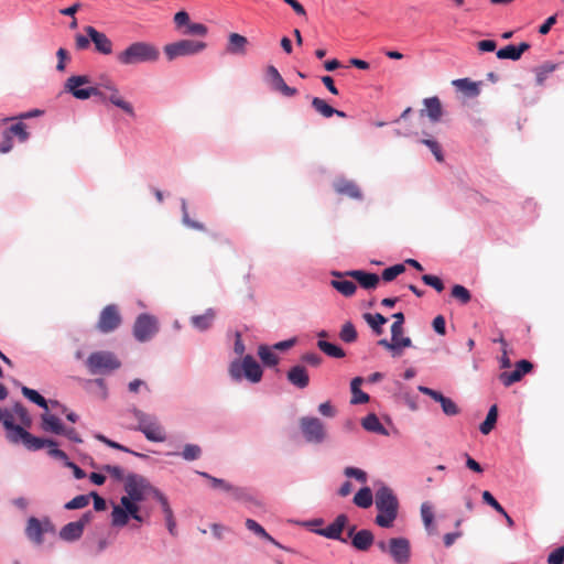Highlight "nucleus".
<instances>
[{
	"mask_svg": "<svg viewBox=\"0 0 564 564\" xmlns=\"http://www.w3.org/2000/svg\"><path fill=\"white\" fill-rule=\"evenodd\" d=\"M64 90L79 100H87L93 96L99 97L101 101H110L130 117L135 115L132 105L124 100L118 87L109 79L91 86V78L89 76L73 75L66 79Z\"/></svg>",
	"mask_w": 564,
	"mask_h": 564,
	"instance_id": "obj_1",
	"label": "nucleus"
},
{
	"mask_svg": "<svg viewBox=\"0 0 564 564\" xmlns=\"http://www.w3.org/2000/svg\"><path fill=\"white\" fill-rule=\"evenodd\" d=\"M1 421L7 430V438L12 444L22 443L29 451H39L44 447L48 448V455L55 459H67L64 451L57 448V443L53 440L42 438L32 435L21 425L15 424L13 409L11 411H1Z\"/></svg>",
	"mask_w": 564,
	"mask_h": 564,
	"instance_id": "obj_2",
	"label": "nucleus"
},
{
	"mask_svg": "<svg viewBox=\"0 0 564 564\" xmlns=\"http://www.w3.org/2000/svg\"><path fill=\"white\" fill-rule=\"evenodd\" d=\"M160 51L149 42H134L122 52L116 55L121 65H134L139 63L155 62L159 59Z\"/></svg>",
	"mask_w": 564,
	"mask_h": 564,
	"instance_id": "obj_3",
	"label": "nucleus"
},
{
	"mask_svg": "<svg viewBox=\"0 0 564 564\" xmlns=\"http://www.w3.org/2000/svg\"><path fill=\"white\" fill-rule=\"evenodd\" d=\"M101 469L117 481H124L126 494H158L150 481L141 475L129 474L124 476L121 467L111 465H105Z\"/></svg>",
	"mask_w": 564,
	"mask_h": 564,
	"instance_id": "obj_4",
	"label": "nucleus"
},
{
	"mask_svg": "<svg viewBox=\"0 0 564 564\" xmlns=\"http://www.w3.org/2000/svg\"><path fill=\"white\" fill-rule=\"evenodd\" d=\"M142 499L143 496H122L121 506H115L111 512V524L113 527H123L128 523L130 517L141 522L142 518L139 514L137 501Z\"/></svg>",
	"mask_w": 564,
	"mask_h": 564,
	"instance_id": "obj_5",
	"label": "nucleus"
},
{
	"mask_svg": "<svg viewBox=\"0 0 564 564\" xmlns=\"http://www.w3.org/2000/svg\"><path fill=\"white\" fill-rule=\"evenodd\" d=\"M314 532L321 536L337 540L341 543H347L348 538L352 540L356 534V525L348 524V517L344 513L338 514L335 520L326 528L316 529Z\"/></svg>",
	"mask_w": 564,
	"mask_h": 564,
	"instance_id": "obj_6",
	"label": "nucleus"
},
{
	"mask_svg": "<svg viewBox=\"0 0 564 564\" xmlns=\"http://www.w3.org/2000/svg\"><path fill=\"white\" fill-rule=\"evenodd\" d=\"M262 373L260 365L250 355L245 356L241 361L234 360L229 366V375L236 381L245 376L249 381L257 383L261 380Z\"/></svg>",
	"mask_w": 564,
	"mask_h": 564,
	"instance_id": "obj_7",
	"label": "nucleus"
},
{
	"mask_svg": "<svg viewBox=\"0 0 564 564\" xmlns=\"http://www.w3.org/2000/svg\"><path fill=\"white\" fill-rule=\"evenodd\" d=\"M133 416L138 421V430L151 442H164L165 431L155 416L149 415L141 410L133 409Z\"/></svg>",
	"mask_w": 564,
	"mask_h": 564,
	"instance_id": "obj_8",
	"label": "nucleus"
},
{
	"mask_svg": "<svg viewBox=\"0 0 564 564\" xmlns=\"http://www.w3.org/2000/svg\"><path fill=\"white\" fill-rule=\"evenodd\" d=\"M86 366L91 375L108 373L121 366L119 359L110 351H96L89 355Z\"/></svg>",
	"mask_w": 564,
	"mask_h": 564,
	"instance_id": "obj_9",
	"label": "nucleus"
},
{
	"mask_svg": "<svg viewBox=\"0 0 564 564\" xmlns=\"http://www.w3.org/2000/svg\"><path fill=\"white\" fill-rule=\"evenodd\" d=\"M376 507L379 510L376 523L381 528H390L398 514L397 496H377Z\"/></svg>",
	"mask_w": 564,
	"mask_h": 564,
	"instance_id": "obj_10",
	"label": "nucleus"
},
{
	"mask_svg": "<svg viewBox=\"0 0 564 564\" xmlns=\"http://www.w3.org/2000/svg\"><path fill=\"white\" fill-rule=\"evenodd\" d=\"M206 48V43L195 40H181L164 46V53L169 61L182 56H191L200 53Z\"/></svg>",
	"mask_w": 564,
	"mask_h": 564,
	"instance_id": "obj_11",
	"label": "nucleus"
},
{
	"mask_svg": "<svg viewBox=\"0 0 564 564\" xmlns=\"http://www.w3.org/2000/svg\"><path fill=\"white\" fill-rule=\"evenodd\" d=\"M158 330V319L147 313L140 314L133 325V336L141 343L150 340Z\"/></svg>",
	"mask_w": 564,
	"mask_h": 564,
	"instance_id": "obj_12",
	"label": "nucleus"
},
{
	"mask_svg": "<svg viewBox=\"0 0 564 564\" xmlns=\"http://www.w3.org/2000/svg\"><path fill=\"white\" fill-rule=\"evenodd\" d=\"M122 322L121 314L116 304H109L100 312L97 328L104 334H108L117 329Z\"/></svg>",
	"mask_w": 564,
	"mask_h": 564,
	"instance_id": "obj_13",
	"label": "nucleus"
},
{
	"mask_svg": "<svg viewBox=\"0 0 564 564\" xmlns=\"http://www.w3.org/2000/svg\"><path fill=\"white\" fill-rule=\"evenodd\" d=\"M332 275L335 278L349 276L365 290H375L380 283V278L378 274L364 270H350L345 272L333 271Z\"/></svg>",
	"mask_w": 564,
	"mask_h": 564,
	"instance_id": "obj_14",
	"label": "nucleus"
},
{
	"mask_svg": "<svg viewBox=\"0 0 564 564\" xmlns=\"http://www.w3.org/2000/svg\"><path fill=\"white\" fill-rule=\"evenodd\" d=\"M301 430L307 442L321 443L325 438L324 425L317 417H302L300 421Z\"/></svg>",
	"mask_w": 564,
	"mask_h": 564,
	"instance_id": "obj_15",
	"label": "nucleus"
},
{
	"mask_svg": "<svg viewBox=\"0 0 564 564\" xmlns=\"http://www.w3.org/2000/svg\"><path fill=\"white\" fill-rule=\"evenodd\" d=\"M389 554L397 564H406L410 561V542L405 538H392L389 540Z\"/></svg>",
	"mask_w": 564,
	"mask_h": 564,
	"instance_id": "obj_16",
	"label": "nucleus"
},
{
	"mask_svg": "<svg viewBox=\"0 0 564 564\" xmlns=\"http://www.w3.org/2000/svg\"><path fill=\"white\" fill-rule=\"evenodd\" d=\"M533 369L532 362L522 359L516 364V368L512 371H503L499 375V380L505 387H510L516 382L521 381L524 375L531 372Z\"/></svg>",
	"mask_w": 564,
	"mask_h": 564,
	"instance_id": "obj_17",
	"label": "nucleus"
},
{
	"mask_svg": "<svg viewBox=\"0 0 564 564\" xmlns=\"http://www.w3.org/2000/svg\"><path fill=\"white\" fill-rule=\"evenodd\" d=\"M268 82L271 88L285 97H293L297 94V90L290 87L284 82L283 77L279 73L278 68L273 65H269L265 69Z\"/></svg>",
	"mask_w": 564,
	"mask_h": 564,
	"instance_id": "obj_18",
	"label": "nucleus"
},
{
	"mask_svg": "<svg viewBox=\"0 0 564 564\" xmlns=\"http://www.w3.org/2000/svg\"><path fill=\"white\" fill-rule=\"evenodd\" d=\"M91 512L88 511L82 516L78 521L69 522L64 525L59 536L65 541H74L82 536L85 525L90 521Z\"/></svg>",
	"mask_w": 564,
	"mask_h": 564,
	"instance_id": "obj_19",
	"label": "nucleus"
},
{
	"mask_svg": "<svg viewBox=\"0 0 564 564\" xmlns=\"http://www.w3.org/2000/svg\"><path fill=\"white\" fill-rule=\"evenodd\" d=\"M84 30L90 41L94 43L98 53L104 55H109L112 53V42L105 33L99 32L91 25L85 26Z\"/></svg>",
	"mask_w": 564,
	"mask_h": 564,
	"instance_id": "obj_20",
	"label": "nucleus"
},
{
	"mask_svg": "<svg viewBox=\"0 0 564 564\" xmlns=\"http://www.w3.org/2000/svg\"><path fill=\"white\" fill-rule=\"evenodd\" d=\"M50 530H52L50 521L45 520L44 522H41L36 518L32 517L28 521L25 532L31 541L36 544H41L43 542V534Z\"/></svg>",
	"mask_w": 564,
	"mask_h": 564,
	"instance_id": "obj_21",
	"label": "nucleus"
},
{
	"mask_svg": "<svg viewBox=\"0 0 564 564\" xmlns=\"http://www.w3.org/2000/svg\"><path fill=\"white\" fill-rule=\"evenodd\" d=\"M425 109L420 111V116H427L432 122H438L443 116L441 100L437 97H430L423 100Z\"/></svg>",
	"mask_w": 564,
	"mask_h": 564,
	"instance_id": "obj_22",
	"label": "nucleus"
},
{
	"mask_svg": "<svg viewBox=\"0 0 564 564\" xmlns=\"http://www.w3.org/2000/svg\"><path fill=\"white\" fill-rule=\"evenodd\" d=\"M248 39L238 33H230L226 46V53L230 55H246Z\"/></svg>",
	"mask_w": 564,
	"mask_h": 564,
	"instance_id": "obj_23",
	"label": "nucleus"
},
{
	"mask_svg": "<svg viewBox=\"0 0 564 564\" xmlns=\"http://www.w3.org/2000/svg\"><path fill=\"white\" fill-rule=\"evenodd\" d=\"M286 377L291 384H293L300 389L306 388L310 383V377H308L307 370L304 366H301V365H296V366L292 367L288 371Z\"/></svg>",
	"mask_w": 564,
	"mask_h": 564,
	"instance_id": "obj_24",
	"label": "nucleus"
},
{
	"mask_svg": "<svg viewBox=\"0 0 564 564\" xmlns=\"http://www.w3.org/2000/svg\"><path fill=\"white\" fill-rule=\"evenodd\" d=\"M335 191L340 195H346L350 198L360 199L362 194L359 187L351 181L338 180L334 184Z\"/></svg>",
	"mask_w": 564,
	"mask_h": 564,
	"instance_id": "obj_25",
	"label": "nucleus"
},
{
	"mask_svg": "<svg viewBox=\"0 0 564 564\" xmlns=\"http://www.w3.org/2000/svg\"><path fill=\"white\" fill-rule=\"evenodd\" d=\"M375 536L369 530H360L354 534L351 545L358 551H367L373 543Z\"/></svg>",
	"mask_w": 564,
	"mask_h": 564,
	"instance_id": "obj_26",
	"label": "nucleus"
},
{
	"mask_svg": "<svg viewBox=\"0 0 564 564\" xmlns=\"http://www.w3.org/2000/svg\"><path fill=\"white\" fill-rule=\"evenodd\" d=\"M41 420V429L44 432H51L57 435H62V433L64 432V425L62 424L61 420L57 416L44 413L42 414Z\"/></svg>",
	"mask_w": 564,
	"mask_h": 564,
	"instance_id": "obj_27",
	"label": "nucleus"
},
{
	"mask_svg": "<svg viewBox=\"0 0 564 564\" xmlns=\"http://www.w3.org/2000/svg\"><path fill=\"white\" fill-rule=\"evenodd\" d=\"M215 316V311L213 308H208L204 314L193 316L191 318V323L195 328L206 330L213 325Z\"/></svg>",
	"mask_w": 564,
	"mask_h": 564,
	"instance_id": "obj_28",
	"label": "nucleus"
},
{
	"mask_svg": "<svg viewBox=\"0 0 564 564\" xmlns=\"http://www.w3.org/2000/svg\"><path fill=\"white\" fill-rule=\"evenodd\" d=\"M330 285L346 297H350L356 293L357 286L352 281L337 278L330 281Z\"/></svg>",
	"mask_w": 564,
	"mask_h": 564,
	"instance_id": "obj_29",
	"label": "nucleus"
},
{
	"mask_svg": "<svg viewBox=\"0 0 564 564\" xmlns=\"http://www.w3.org/2000/svg\"><path fill=\"white\" fill-rule=\"evenodd\" d=\"M361 425L366 431L378 433L381 435L388 434L384 426L380 423L378 416L373 413H370L367 416H365L362 419Z\"/></svg>",
	"mask_w": 564,
	"mask_h": 564,
	"instance_id": "obj_30",
	"label": "nucleus"
},
{
	"mask_svg": "<svg viewBox=\"0 0 564 564\" xmlns=\"http://www.w3.org/2000/svg\"><path fill=\"white\" fill-rule=\"evenodd\" d=\"M362 383V378L356 377L351 380L350 388H351V403L352 404H364L369 401V395L360 390V384Z\"/></svg>",
	"mask_w": 564,
	"mask_h": 564,
	"instance_id": "obj_31",
	"label": "nucleus"
},
{
	"mask_svg": "<svg viewBox=\"0 0 564 564\" xmlns=\"http://www.w3.org/2000/svg\"><path fill=\"white\" fill-rule=\"evenodd\" d=\"M246 527L248 530H250L251 532H253L256 535L264 539L265 541L272 543L273 545L278 546V547H282V545L276 541L274 540L265 530L262 525H260L257 521L252 520V519H247L246 520Z\"/></svg>",
	"mask_w": 564,
	"mask_h": 564,
	"instance_id": "obj_32",
	"label": "nucleus"
},
{
	"mask_svg": "<svg viewBox=\"0 0 564 564\" xmlns=\"http://www.w3.org/2000/svg\"><path fill=\"white\" fill-rule=\"evenodd\" d=\"M159 498H160V502L163 508L166 528H167L169 532L173 536H175V535H177V530H176V522H175V519L173 516V511H172L171 507L169 506L167 500L164 496H159Z\"/></svg>",
	"mask_w": 564,
	"mask_h": 564,
	"instance_id": "obj_33",
	"label": "nucleus"
},
{
	"mask_svg": "<svg viewBox=\"0 0 564 564\" xmlns=\"http://www.w3.org/2000/svg\"><path fill=\"white\" fill-rule=\"evenodd\" d=\"M362 317L377 335L382 334V332H383L382 325H384L388 321L382 314L365 313L362 315Z\"/></svg>",
	"mask_w": 564,
	"mask_h": 564,
	"instance_id": "obj_34",
	"label": "nucleus"
},
{
	"mask_svg": "<svg viewBox=\"0 0 564 564\" xmlns=\"http://www.w3.org/2000/svg\"><path fill=\"white\" fill-rule=\"evenodd\" d=\"M497 417H498V408L496 404H494L489 409L485 421L479 426L480 432L485 435L489 434L494 430V427L497 423Z\"/></svg>",
	"mask_w": 564,
	"mask_h": 564,
	"instance_id": "obj_35",
	"label": "nucleus"
},
{
	"mask_svg": "<svg viewBox=\"0 0 564 564\" xmlns=\"http://www.w3.org/2000/svg\"><path fill=\"white\" fill-rule=\"evenodd\" d=\"M317 347L327 356L333 358H344L346 356L343 348L326 340L319 339L317 341Z\"/></svg>",
	"mask_w": 564,
	"mask_h": 564,
	"instance_id": "obj_36",
	"label": "nucleus"
},
{
	"mask_svg": "<svg viewBox=\"0 0 564 564\" xmlns=\"http://www.w3.org/2000/svg\"><path fill=\"white\" fill-rule=\"evenodd\" d=\"M13 412H14L15 420H18L20 422V425L22 427H24L25 430L31 427L32 417H31L29 411L25 409V406H23L21 403L18 402L13 406Z\"/></svg>",
	"mask_w": 564,
	"mask_h": 564,
	"instance_id": "obj_37",
	"label": "nucleus"
},
{
	"mask_svg": "<svg viewBox=\"0 0 564 564\" xmlns=\"http://www.w3.org/2000/svg\"><path fill=\"white\" fill-rule=\"evenodd\" d=\"M9 137H17L20 142H25L30 134L26 131V126L23 122H17L3 131Z\"/></svg>",
	"mask_w": 564,
	"mask_h": 564,
	"instance_id": "obj_38",
	"label": "nucleus"
},
{
	"mask_svg": "<svg viewBox=\"0 0 564 564\" xmlns=\"http://www.w3.org/2000/svg\"><path fill=\"white\" fill-rule=\"evenodd\" d=\"M312 107L324 118H330L336 112L335 108L319 97H314L312 99Z\"/></svg>",
	"mask_w": 564,
	"mask_h": 564,
	"instance_id": "obj_39",
	"label": "nucleus"
},
{
	"mask_svg": "<svg viewBox=\"0 0 564 564\" xmlns=\"http://www.w3.org/2000/svg\"><path fill=\"white\" fill-rule=\"evenodd\" d=\"M435 401L441 403L442 410L446 415L453 416L459 413V409L456 405V403L452 399L443 395L442 393L437 395Z\"/></svg>",
	"mask_w": 564,
	"mask_h": 564,
	"instance_id": "obj_40",
	"label": "nucleus"
},
{
	"mask_svg": "<svg viewBox=\"0 0 564 564\" xmlns=\"http://www.w3.org/2000/svg\"><path fill=\"white\" fill-rule=\"evenodd\" d=\"M358 334L351 322H346L340 329L339 338L345 343H354L357 340Z\"/></svg>",
	"mask_w": 564,
	"mask_h": 564,
	"instance_id": "obj_41",
	"label": "nucleus"
},
{
	"mask_svg": "<svg viewBox=\"0 0 564 564\" xmlns=\"http://www.w3.org/2000/svg\"><path fill=\"white\" fill-rule=\"evenodd\" d=\"M21 391L25 398L47 411V401L37 391L28 387H22Z\"/></svg>",
	"mask_w": 564,
	"mask_h": 564,
	"instance_id": "obj_42",
	"label": "nucleus"
},
{
	"mask_svg": "<svg viewBox=\"0 0 564 564\" xmlns=\"http://www.w3.org/2000/svg\"><path fill=\"white\" fill-rule=\"evenodd\" d=\"M258 355L262 362L269 367L275 366L279 362V357L267 346H260Z\"/></svg>",
	"mask_w": 564,
	"mask_h": 564,
	"instance_id": "obj_43",
	"label": "nucleus"
},
{
	"mask_svg": "<svg viewBox=\"0 0 564 564\" xmlns=\"http://www.w3.org/2000/svg\"><path fill=\"white\" fill-rule=\"evenodd\" d=\"M421 517L424 523V527L427 531H431L434 520V510L433 506L430 502H424L421 506Z\"/></svg>",
	"mask_w": 564,
	"mask_h": 564,
	"instance_id": "obj_44",
	"label": "nucleus"
},
{
	"mask_svg": "<svg viewBox=\"0 0 564 564\" xmlns=\"http://www.w3.org/2000/svg\"><path fill=\"white\" fill-rule=\"evenodd\" d=\"M405 271L403 263H398L382 271L381 278L384 282H391Z\"/></svg>",
	"mask_w": 564,
	"mask_h": 564,
	"instance_id": "obj_45",
	"label": "nucleus"
},
{
	"mask_svg": "<svg viewBox=\"0 0 564 564\" xmlns=\"http://www.w3.org/2000/svg\"><path fill=\"white\" fill-rule=\"evenodd\" d=\"M182 212H183L182 219H183V223H184L185 226H187L189 228H193V229H196V230H199V231H205L206 230L204 224H202L199 221H196V220H193V219L189 218L185 199L182 200Z\"/></svg>",
	"mask_w": 564,
	"mask_h": 564,
	"instance_id": "obj_46",
	"label": "nucleus"
},
{
	"mask_svg": "<svg viewBox=\"0 0 564 564\" xmlns=\"http://www.w3.org/2000/svg\"><path fill=\"white\" fill-rule=\"evenodd\" d=\"M452 296L462 304H467L470 301V292L463 285L456 284L452 289Z\"/></svg>",
	"mask_w": 564,
	"mask_h": 564,
	"instance_id": "obj_47",
	"label": "nucleus"
},
{
	"mask_svg": "<svg viewBox=\"0 0 564 564\" xmlns=\"http://www.w3.org/2000/svg\"><path fill=\"white\" fill-rule=\"evenodd\" d=\"M420 142L425 144L431 150V152L433 153V155L435 156L437 162H443L444 161V155H443L442 147H441V144L436 140H434V139H422Z\"/></svg>",
	"mask_w": 564,
	"mask_h": 564,
	"instance_id": "obj_48",
	"label": "nucleus"
},
{
	"mask_svg": "<svg viewBox=\"0 0 564 564\" xmlns=\"http://www.w3.org/2000/svg\"><path fill=\"white\" fill-rule=\"evenodd\" d=\"M556 68V65L551 63V62H546L544 64H542L541 66H539L536 69H535V74H536V82L539 85H542L544 79L546 78V76L554 72Z\"/></svg>",
	"mask_w": 564,
	"mask_h": 564,
	"instance_id": "obj_49",
	"label": "nucleus"
},
{
	"mask_svg": "<svg viewBox=\"0 0 564 564\" xmlns=\"http://www.w3.org/2000/svg\"><path fill=\"white\" fill-rule=\"evenodd\" d=\"M497 57L500 59H512V61L520 59L518 52H517V47H516V45H512V44L500 48L497 52Z\"/></svg>",
	"mask_w": 564,
	"mask_h": 564,
	"instance_id": "obj_50",
	"label": "nucleus"
},
{
	"mask_svg": "<svg viewBox=\"0 0 564 564\" xmlns=\"http://www.w3.org/2000/svg\"><path fill=\"white\" fill-rule=\"evenodd\" d=\"M202 454V449L198 445L195 444H186L182 452V456L186 460L197 459Z\"/></svg>",
	"mask_w": 564,
	"mask_h": 564,
	"instance_id": "obj_51",
	"label": "nucleus"
},
{
	"mask_svg": "<svg viewBox=\"0 0 564 564\" xmlns=\"http://www.w3.org/2000/svg\"><path fill=\"white\" fill-rule=\"evenodd\" d=\"M207 26L203 23H192L189 22L186 26V30L183 32L186 35H198L205 36L207 34Z\"/></svg>",
	"mask_w": 564,
	"mask_h": 564,
	"instance_id": "obj_52",
	"label": "nucleus"
},
{
	"mask_svg": "<svg viewBox=\"0 0 564 564\" xmlns=\"http://www.w3.org/2000/svg\"><path fill=\"white\" fill-rule=\"evenodd\" d=\"M421 279H422L424 284H426L429 286H432L437 292H442L444 290L443 281L438 276H436V275L424 274V275H422Z\"/></svg>",
	"mask_w": 564,
	"mask_h": 564,
	"instance_id": "obj_53",
	"label": "nucleus"
},
{
	"mask_svg": "<svg viewBox=\"0 0 564 564\" xmlns=\"http://www.w3.org/2000/svg\"><path fill=\"white\" fill-rule=\"evenodd\" d=\"M89 498L90 496H75L74 499L65 505V508L69 510L82 509L89 505Z\"/></svg>",
	"mask_w": 564,
	"mask_h": 564,
	"instance_id": "obj_54",
	"label": "nucleus"
},
{
	"mask_svg": "<svg viewBox=\"0 0 564 564\" xmlns=\"http://www.w3.org/2000/svg\"><path fill=\"white\" fill-rule=\"evenodd\" d=\"M200 475L206 477L208 480H210L212 489H214V490H223V491L232 490V487L223 479L214 478V477L207 475L206 473H202Z\"/></svg>",
	"mask_w": 564,
	"mask_h": 564,
	"instance_id": "obj_55",
	"label": "nucleus"
},
{
	"mask_svg": "<svg viewBox=\"0 0 564 564\" xmlns=\"http://www.w3.org/2000/svg\"><path fill=\"white\" fill-rule=\"evenodd\" d=\"M345 475L348 477V478H355L357 479L358 481H360L361 484H365L367 481V474L359 469V468H355V467H347L345 469Z\"/></svg>",
	"mask_w": 564,
	"mask_h": 564,
	"instance_id": "obj_56",
	"label": "nucleus"
},
{
	"mask_svg": "<svg viewBox=\"0 0 564 564\" xmlns=\"http://www.w3.org/2000/svg\"><path fill=\"white\" fill-rule=\"evenodd\" d=\"M549 564H563L564 563V546L557 547L547 557Z\"/></svg>",
	"mask_w": 564,
	"mask_h": 564,
	"instance_id": "obj_57",
	"label": "nucleus"
},
{
	"mask_svg": "<svg viewBox=\"0 0 564 564\" xmlns=\"http://www.w3.org/2000/svg\"><path fill=\"white\" fill-rule=\"evenodd\" d=\"M56 56L58 58V63L56 65V69L58 72H64L65 70V61L69 59V55H68V52L65 50V48H58V51L56 52Z\"/></svg>",
	"mask_w": 564,
	"mask_h": 564,
	"instance_id": "obj_58",
	"label": "nucleus"
},
{
	"mask_svg": "<svg viewBox=\"0 0 564 564\" xmlns=\"http://www.w3.org/2000/svg\"><path fill=\"white\" fill-rule=\"evenodd\" d=\"M373 496H354V503L359 508L367 509L373 503Z\"/></svg>",
	"mask_w": 564,
	"mask_h": 564,
	"instance_id": "obj_59",
	"label": "nucleus"
},
{
	"mask_svg": "<svg viewBox=\"0 0 564 564\" xmlns=\"http://www.w3.org/2000/svg\"><path fill=\"white\" fill-rule=\"evenodd\" d=\"M174 23L177 28L187 26L189 23V15L185 11H180L174 15Z\"/></svg>",
	"mask_w": 564,
	"mask_h": 564,
	"instance_id": "obj_60",
	"label": "nucleus"
},
{
	"mask_svg": "<svg viewBox=\"0 0 564 564\" xmlns=\"http://www.w3.org/2000/svg\"><path fill=\"white\" fill-rule=\"evenodd\" d=\"M445 324H446L445 318L442 315H437L433 319V328L440 335H445V333H446Z\"/></svg>",
	"mask_w": 564,
	"mask_h": 564,
	"instance_id": "obj_61",
	"label": "nucleus"
},
{
	"mask_svg": "<svg viewBox=\"0 0 564 564\" xmlns=\"http://www.w3.org/2000/svg\"><path fill=\"white\" fill-rule=\"evenodd\" d=\"M394 344L397 345L395 355L397 357H399L402 354V348H408L412 346V340L409 337L402 336L397 341H394Z\"/></svg>",
	"mask_w": 564,
	"mask_h": 564,
	"instance_id": "obj_62",
	"label": "nucleus"
},
{
	"mask_svg": "<svg viewBox=\"0 0 564 564\" xmlns=\"http://www.w3.org/2000/svg\"><path fill=\"white\" fill-rule=\"evenodd\" d=\"M302 360L311 366L317 367L322 362V357L315 352H308L303 355Z\"/></svg>",
	"mask_w": 564,
	"mask_h": 564,
	"instance_id": "obj_63",
	"label": "nucleus"
},
{
	"mask_svg": "<svg viewBox=\"0 0 564 564\" xmlns=\"http://www.w3.org/2000/svg\"><path fill=\"white\" fill-rule=\"evenodd\" d=\"M496 42L491 40H482L477 43V47L481 52H494L496 50Z\"/></svg>",
	"mask_w": 564,
	"mask_h": 564,
	"instance_id": "obj_64",
	"label": "nucleus"
}]
</instances>
